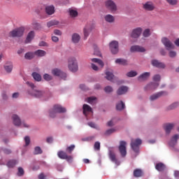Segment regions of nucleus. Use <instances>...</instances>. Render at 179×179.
<instances>
[{
  "label": "nucleus",
  "mask_w": 179,
  "mask_h": 179,
  "mask_svg": "<svg viewBox=\"0 0 179 179\" xmlns=\"http://www.w3.org/2000/svg\"><path fill=\"white\" fill-rule=\"evenodd\" d=\"M27 84L29 87H31V90L29 92V94L33 96V97H36V99H40L41 97H45V92L44 91L36 90V85L34 83L30 82H27Z\"/></svg>",
  "instance_id": "f257e3e1"
},
{
  "label": "nucleus",
  "mask_w": 179,
  "mask_h": 179,
  "mask_svg": "<svg viewBox=\"0 0 179 179\" xmlns=\"http://www.w3.org/2000/svg\"><path fill=\"white\" fill-rule=\"evenodd\" d=\"M58 113H66V109L62 107L61 105H54L53 108L49 112L50 117H51V118H55Z\"/></svg>",
  "instance_id": "f03ea898"
},
{
  "label": "nucleus",
  "mask_w": 179,
  "mask_h": 179,
  "mask_svg": "<svg viewBox=\"0 0 179 179\" xmlns=\"http://www.w3.org/2000/svg\"><path fill=\"white\" fill-rule=\"evenodd\" d=\"M141 145H142V140H141V138L131 139L130 146L135 153L139 152V146H141Z\"/></svg>",
  "instance_id": "7ed1b4c3"
},
{
  "label": "nucleus",
  "mask_w": 179,
  "mask_h": 179,
  "mask_svg": "<svg viewBox=\"0 0 179 179\" xmlns=\"http://www.w3.org/2000/svg\"><path fill=\"white\" fill-rule=\"evenodd\" d=\"M69 69L71 72H76L78 71V61H76L75 57H71L69 59Z\"/></svg>",
  "instance_id": "20e7f679"
},
{
  "label": "nucleus",
  "mask_w": 179,
  "mask_h": 179,
  "mask_svg": "<svg viewBox=\"0 0 179 179\" xmlns=\"http://www.w3.org/2000/svg\"><path fill=\"white\" fill-rule=\"evenodd\" d=\"M12 118L13 122L14 125H15V127H20V125H22V127H23L24 128H29V124H26L25 122L22 123L20 117H19L17 115H13Z\"/></svg>",
  "instance_id": "39448f33"
},
{
  "label": "nucleus",
  "mask_w": 179,
  "mask_h": 179,
  "mask_svg": "<svg viewBox=\"0 0 179 179\" xmlns=\"http://www.w3.org/2000/svg\"><path fill=\"white\" fill-rule=\"evenodd\" d=\"M105 6L112 13L117 12V4L113 0H108L105 2Z\"/></svg>",
  "instance_id": "423d86ee"
},
{
  "label": "nucleus",
  "mask_w": 179,
  "mask_h": 179,
  "mask_svg": "<svg viewBox=\"0 0 179 179\" xmlns=\"http://www.w3.org/2000/svg\"><path fill=\"white\" fill-rule=\"evenodd\" d=\"M23 33H24V28L20 27L11 31L9 34L10 37H22V36H23Z\"/></svg>",
  "instance_id": "0eeeda50"
},
{
  "label": "nucleus",
  "mask_w": 179,
  "mask_h": 179,
  "mask_svg": "<svg viewBox=\"0 0 179 179\" xmlns=\"http://www.w3.org/2000/svg\"><path fill=\"white\" fill-rule=\"evenodd\" d=\"M109 48L112 54H118V51H120L118 41H113L112 42H110L109 44Z\"/></svg>",
  "instance_id": "6e6552de"
},
{
  "label": "nucleus",
  "mask_w": 179,
  "mask_h": 179,
  "mask_svg": "<svg viewBox=\"0 0 179 179\" xmlns=\"http://www.w3.org/2000/svg\"><path fill=\"white\" fill-rule=\"evenodd\" d=\"M162 43L168 50H173L174 48L173 43L166 37H163L162 38Z\"/></svg>",
  "instance_id": "1a4fd4ad"
},
{
  "label": "nucleus",
  "mask_w": 179,
  "mask_h": 179,
  "mask_svg": "<svg viewBox=\"0 0 179 179\" xmlns=\"http://www.w3.org/2000/svg\"><path fill=\"white\" fill-rule=\"evenodd\" d=\"M119 151L122 157H125V156H127V142L123 141H120Z\"/></svg>",
  "instance_id": "9d476101"
},
{
  "label": "nucleus",
  "mask_w": 179,
  "mask_h": 179,
  "mask_svg": "<svg viewBox=\"0 0 179 179\" xmlns=\"http://www.w3.org/2000/svg\"><path fill=\"white\" fill-rule=\"evenodd\" d=\"M162 96H167V92L162 91L154 94L150 96V100L154 101V100H157V99H159V97H162Z\"/></svg>",
  "instance_id": "9b49d317"
},
{
  "label": "nucleus",
  "mask_w": 179,
  "mask_h": 179,
  "mask_svg": "<svg viewBox=\"0 0 179 179\" xmlns=\"http://www.w3.org/2000/svg\"><path fill=\"white\" fill-rule=\"evenodd\" d=\"M57 156L58 157H59V159L67 160V162H72V156H68L66 152L64 151H59L57 153Z\"/></svg>",
  "instance_id": "f8f14e48"
},
{
  "label": "nucleus",
  "mask_w": 179,
  "mask_h": 179,
  "mask_svg": "<svg viewBox=\"0 0 179 179\" xmlns=\"http://www.w3.org/2000/svg\"><path fill=\"white\" fill-rule=\"evenodd\" d=\"M52 75L55 76H60L62 79H66V73L61 71V70L58 69H55L52 71Z\"/></svg>",
  "instance_id": "ddd939ff"
},
{
  "label": "nucleus",
  "mask_w": 179,
  "mask_h": 179,
  "mask_svg": "<svg viewBox=\"0 0 179 179\" xmlns=\"http://www.w3.org/2000/svg\"><path fill=\"white\" fill-rule=\"evenodd\" d=\"M142 28L141 27H138L134 29L131 34V36L132 37V38H138V37H139L141 36V34H142Z\"/></svg>",
  "instance_id": "4468645a"
},
{
  "label": "nucleus",
  "mask_w": 179,
  "mask_h": 179,
  "mask_svg": "<svg viewBox=\"0 0 179 179\" xmlns=\"http://www.w3.org/2000/svg\"><path fill=\"white\" fill-rule=\"evenodd\" d=\"M143 8L145 10L152 11L155 10V4L152 1H148L143 4Z\"/></svg>",
  "instance_id": "2eb2a0df"
},
{
  "label": "nucleus",
  "mask_w": 179,
  "mask_h": 179,
  "mask_svg": "<svg viewBox=\"0 0 179 179\" xmlns=\"http://www.w3.org/2000/svg\"><path fill=\"white\" fill-rule=\"evenodd\" d=\"M131 52H145L146 51L143 47L139 45H133L130 48Z\"/></svg>",
  "instance_id": "dca6fc26"
},
{
  "label": "nucleus",
  "mask_w": 179,
  "mask_h": 179,
  "mask_svg": "<svg viewBox=\"0 0 179 179\" xmlns=\"http://www.w3.org/2000/svg\"><path fill=\"white\" fill-rule=\"evenodd\" d=\"M175 127L174 123H166L164 124V129L166 132V135H169L170 132H171V129H173Z\"/></svg>",
  "instance_id": "f3484780"
},
{
  "label": "nucleus",
  "mask_w": 179,
  "mask_h": 179,
  "mask_svg": "<svg viewBox=\"0 0 179 179\" xmlns=\"http://www.w3.org/2000/svg\"><path fill=\"white\" fill-rule=\"evenodd\" d=\"M149 78H150V73L145 72L138 77V80L139 82H145V80H148Z\"/></svg>",
  "instance_id": "a211bd4d"
},
{
  "label": "nucleus",
  "mask_w": 179,
  "mask_h": 179,
  "mask_svg": "<svg viewBox=\"0 0 179 179\" xmlns=\"http://www.w3.org/2000/svg\"><path fill=\"white\" fill-rule=\"evenodd\" d=\"M157 87H159V83H150L144 87V90H155V89H157Z\"/></svg>",
  "instance_id": "6ab92c4d"
},
{
  "label": "nucleus",
  "mask_w": 179,
  "mask_h": 179,
  "mask_svg": "<svg viewBox=\"0 0 179 179\" xmlns=\"http://www.w3.org/2000/svg\"><path fill=\"white\" fill-rule=\"evenodd\" d=\"M109 159L113 162V163H115L116 166H120V162L118 159H117V157L115 156V153L113 151L109 152Z\"/></svg>",
  "instance_id": "aec40b11"
},
{
  "label": "nucleus",
  "mask_w": 179,
  "mask_h": 179,
  "mask_svg": "<svg viewBox=\"0 0 179 179\" xmlns=\"http://www.w3.org/2000/svg\"><path fill=\"white\" fill-rule=\"evenodd\" d=\"M151 64L152 66H155L156 68H162V69L166 68V65L164 63H162L156 59L152 60Z\"/></svg>",
  "instance_id": "412c9836"
},
{
  "label": "nucleus",
  "mask_w": 179,
  "mask_h": 179,
  "mask_svg": "<svg viewBox=\"0 0 179 179\" xmlns=\"http://www.w3.org/2000/svg\"><path fill=\"white\" fill-rule=\"evenodd\" d=\"M127 92H128V87L122 86L117 90V94H118V96H121L122 94H125Z\"/></svg>",
  "instance_id": "4be33fe9"
},
{
  "label": "nucleus",
  "mask_w": 179,
  "mask_h": 179,
  "mask_svg": "<svg viewBox=\"0 0 179 179\" xmlns=\"http://www.w3.org/2000/svg\"><path fill=\"white\" fill-rule=\"evenodd\" d=\"M178 139V135L176 134L174 135L170 142H169V145L171 146L172 148H174V146H176V145H177V141Z\"/></svg>",
  "instance_id": "5701e85b"
},
{
  "label": "nucleus",
  "mask_w": 179,
  "mask_h": 179,
  "mask_svg": "<svg viewBox=\"0 0 179 179\" xmlns=\"http://www.w3.org/2000/svg\"><path fill=\"white\" fill-rule=\"evenodd\" d=\"M83 110L84 115H87V113H92V107L87 104L83 105Z\"/></svg>",
  "instance_id": "b1692460"
},
{
  "label": "nucleus",
  "mask_w": 179,
  "mask_h": 179,
  "mask_svg": "<svg viewBox=\"0 0 179 179\" xmlns=\"http://www.w3.org/2000/svg\"><path fill=\"white\" fill-rule=\"evenodd\" d=\"M104 19L107 23H114L115 22V17L110 14L105 15Z\"/></svg>",
  "instance_id": "393cba45"
},
{
  "label": "nucleus",
  "mask_w": 179,
  "mask_h": 179,
  "mask_svg": "<svg viewBox=\"0 0 179 179\" xmlns=\"http://www.w3.org/2000/svg\"><path fill=\"white\" fill-rule=\"evenodd\" d=\"M33 38H34V31H31L30 32H29L27 38L25 40V43L27 44L31 42V40H33Z\"/></svg>",
  "instance_id": "a878e982"
},
{
  "label": "nucleus",
  "mask_w": 179,
  "mask_h": 179,
  "mask_svg": "<svg viewBox=\"0 0 179 179\" xmlns=\"http://www.w3.org/2000/svg\"><path fill=\"white\" fill-rule=\"evenodd\" d=\"M92 31V27L89 25L85 26L84 28V37L85 39L89 37L90 33Z\"/></svg>",
  "instance_id": "bb28decb"
},
{
  "label": "nucleus",
  "mask_w": 179,
  "mask_h": 179,
  "mask_svg": "<svg viewBox=\"0 0 179 179\" xmlns=\"http://www.w3.org/2000/svg\"><path fill=\"white\" fill-rule=\"evenodd\" d=\"M45 12L48 15H53L55 12V8L54 6H48L45 8Z\"/></svg>",
  "instance_id": "cd10ccee"
},
{
  "label": "nucleus",
  "mask_w": 179,
  "mask_h": 179,
  "mask_svg": "<svg viewBox=\"0 0 179 179\" xmlns=\"http://www.w3.org/2000/svg\"><path fill=\"white\" fill-rule=\"evenodd\" d=\"M143 176V171L141 169H136L134 171V176L136 178H139V177H142Z\"/></svg>",
  "instance_id": "c85d7f7f"
},
{
  "label": "nucleus",
  "mask_w": 179,
  "mask_h": 179,
  "mask_svg": "<svg viewBox=\"0 0 179 179\" xmlns=\"http://www.w3.org/2000/svg\"><path fill=\"white\" fill-rule=\"evenodd\" d=\"M155 169L156 170H157V171H164L166 169V165H164V164L162 162H159L156 164Z\"/></svg>",
  "instance_id": "c756f323"
},
{
  "label": "nucleus",
  "mask_w": 179,
  "mask_h": 179,
  "mask_svg": "<svg viewBox=\"0 0 179 179\" xmlns=\"http://www.w3.org/2000/svg\"><path fill=\"white\" fill-rule=\"evenodd\" d=\"M4 69L8 73H10V72H12V70L13 69V64H12V63L6 64L4 65Z\"/></svg>",
  "instance_id": "7c9ffc66"
},
{
  "label": "nucleus",
  "mask_w": 179,
  "mask_h": 179,
  "mask_svg": "<svg viewBox=\"0 0 179 179\" xmlns=\"http://www.w3.org/2000/svg\"><path fill=\"white\" fill-rule=\"evenodd\" d=\"M125 108V103L122 101H120L119 103L116 104V110L117 111H121Z\"/></svg>",
  "instance_id": "2f4dec72"
},
{
  "label": "nucleus",
  "mask_w": 179,
  "mask_h": 179,
  "mask_svg": "<svg viewBox=\"0 0 179 179\" xmlns=\"http://www.w3.org/2000/svg\"><path fill=\"white\" fill-rule=\"evenodd\" d=\"M115 64H118L119 65H128V61L125 59H117L115 60Z\"/></svg>",
  "instance_id": "473e14b6"
},
{
  "label": "nucleus",
  "mask_w": 179,
  "mask_h": 179,
  "mask_svg": "<svg viewBox=\"0 0 179 179\" xmlns=\"http://www.w3.org/2000/svg\"><path fill=\"white\" fill-rule=\"evenodd\" d=\"M91 61L92 62H94L95 64H98V65H100L101 68H103V66H104V63L100 59L92 58L91 59Z\"/></svg>",
  "instance_id": "72a5a7b5"
},
{
  "label": "nucleus",
  "mask_w": 179,
  "mask_h": 179,
  "mask_svg": "<svg viewBox=\"0 0 179 179\" xmlns=\"http://www.w3.org/2000/svg\"><path fill=\"white\" fill-rule=\"evenodd\" d=\"M80 40V36L78 34H73L72 36V41L73 43H78Z\"/></svg>",
  "instance_id": "f704fd0d"
},
{
  "label": "nucleus",
  "mask_w": 179,
  "mask_h": 179,
  "mask_svg": "<svg viewBox=\"0 0 179 179\" xmlns=\"http://www.w3.org/2000/svg\"><path fill=\"white\" fill-rule=\"evenodd\" d=\"M57 24H59V22L58 20H55L49 21L47 23L48 27H52V26H57Z\"/></svg>",
  "instance_id": "c9c22d12"
},
{
  "label": "nucleus",
  "mask_w": 179,
  "mask_h": 179,
  "mask_svg": "<svg viewBox=\"0 0 179 179\" xmlns=\"http://www.w3.org/2000/svg\"><path fill=\"white\" fill-rule=\"evenodd\" d=\"M32 77L34 80H36V82H40L41 80V76L36 72L32 73Z\"/></svg>",
  "instance_id": "e433bc0d"
},
{
  "label": "nucleus",
  "mask_w": 179,
  "mask_h": 179,
  "mask_svg": "<svg viewBox=\"0 0 179 179\" xmlns=\"http://www.w3.org/2000/svg\"><path fill=\"white\" fill-rule=\"evenodd\" d=\"M45 54L47 53L43 50H38L35 52V55H37L38 57H44Z\"/></svg>",
  "instance_id": "4c0bfd02"
},
{
  "label": "nucleus",
  "mask_w": 179,
  "mask_h": 179,
  "mask_svg": "<svg viewBox=\"0 0 179 179\" xmlns=\"http://www.w3.org/2000/svg\"><path fill=\"white\" fill-rule=\"evenodd\" d=\"M17 161L13 159V160H10L8 163H7V166L8 167L12 168L14 167L17 165Z\"/></svg>",
  "instance_id": "58836bf2"
},
{
  "label": "nucleus",
  "mask_w": 179,
  "mask_h": 179,
  "mask_svg": "<svg viewBox=\"0 0 179 179\" xmlns=\"http://www.w3.org/2000/svg\"><path fill=\"white\" fill-rule=\"evenodd\" d=\"M106 78L108 80H113V78H114V74H113V73L110 72V71H106Z\"/></svg>",
  "instance_id": "ea45409f"
},
{
  "label": "nucleus",
  "mask_w": 179,
  "mask_h": 179,
  "mask_svg": "<svg viewBox=\"0 0 179 179\" xmlns=\"http://www.w3.org/2000/svg\"><path fill=\"white\" fill-rule=\"evenodd\" d=\"M24 58L25 59H33L34 58V53L29 52L25 54Z\"/></svg>",
  "instance_id": "a19ab883"
},
{
  "label": "nucleus",
  "mask_w": 179,
  "mask_h": 179,
  "mask_svg": "<svg viewBox=\"0 0 179 179\" xmlns=\"http://www.w3.org/2000/svg\"><path fill=\"white\" fill-rule=\"evenodd\" d=\"M87 103L90 104H96V97L90 96L87 99Z\"/></svg>",
  "instance_id": "79ce46f5"
},
{
  "label": "nucleus",
  "mask_w": 179,
  "mask_h": 179,
  "mask_svg": "<svg viewBox=\"0 0 179 179\" xmlns=\"http://www.w3.org/2000/svg\"><path fill=\"white\" fill-rule=\"evenodd\" d=\"M70 16L71 17H76L78 16V11L73 10V9H69V10Z\"/></svg>",
  "instance_id": "37998d69"
},
{
  "label": "nucleus",
  "mask_w": 179,
  "mask_h": 179,
  "mask_svg": "<svg viewBox=\"0 0 179 179\" xmlns=\"http://www.w3.org/2000/svg\"><path fill=\"white\" fill-rule=\"evenodd\" d=\"M136 75H138V73L134 71H129L127 73V76H128V78H135Z\"/></svg>",
  "instance_id": "c03bdc74"
},
{
  "label": "nucleus",
  "mask_w": 179,
  "mask_h": 179,
  "mask_svg": "<svg viewBox=\"0 0 179 179\" xmlns=\"http://www.w3.org/2000/svg\"><path fill=\"white\" fill-rule=\"evenodd\" d=\"M179 106L178 102H174L173 103L171 104L168 106V110H174V108H177V106Z\"/></svg>",
  "instance_id": "a18cd8bd"
},
{
  "label": "nucleus",
  "mask_w": 179,
  "mask_h": 179,
  "mask_svg": "<svg viewBox=\"0 0 179 179\" xmlns=\"http://www.w3.org/2000/svg\"><path fill=\"white\" fill-rule=\"evenodd\" d=\"M43 153V150L40 147H36L34 149V155H41Z\"/></svg>",
  "instance_id": "49530a36"
},
{
  "label": "nucleus",
  "mask_w": 179,
  "mask_h": 179,
  "mask_svg": "<svg viewBox=\"0 0 179 179\" xmlns=\"http://www.w3.org/2000/svg\"><path fill=\"white\" fill-rule=\"evenodd\" d=\"M143 37H149L150 36V29H146L144 30L143 33Z\"/></svg>",
  "instance_id": "de8ad7c7"
},
{
  "label": "nucleus",
  "mask_w": 179,
  "mask_h": 179,
  "mask_svg": "<svg viewBox=\"0 0 179 179\" xmlns=\"http://www.w3.org/2000/svg\"><path fill=\"white\" fill-rule=\"evenodd\" d=\"M24 175V170H23V168L19 167L18 168V172H17V176L19 177H22V176Z\"/></svg>",
  "instance_id": "09e8293b"
},
{
  "label": "nucleus",
  "mask_w": 179,
  "mask_h": 179,
  "mask_svg": "<svg viewBox=\"0 0 179 179\" xmlns=\"http://www.w3.org/2000/svg\"><path fill=\"white\" fill-rule=\"evenodd\" d=\"M169 5H172V6H174V5H177L178 1L177 0H166Z\"/></svg>",
  "instance_id": "8fccbe9b"
},
{
  "label": "nucleus",
  "mask_w": 179,
  "mask_h": 179,
  "mask_svg": "<svg viewBox=\"0 0 179 179\" xmlns=\"http://www.w3.org/2000/svg\"><path fill=\"white\" fill-rule=\"evenodd\" d=\"M160 79H161V77H160V75L159 74L154 76L152 78V80H154V82H160Z\"/></svg>",
  "instance_id": "3c124183"
},
{
  "label": "nucleus",
  "mask_w": 179,
  "mask_h": 179,
  "mask_svg": "<svg viewBox=\"0 0 179 179\" xmlns=\"http://www.w3.org/2000/svg\"><path fill=\"white\" fill-rule=\"evenodd\" d=\"M115 131V129H110L106 131L105 135L108 136L111 135V134H114V131Z\"/></svg>",
  "instance_id": "603ef678"
},
{
  "label": "nucleus",
  "mask_w": 179,
  "mask_h": 179,
  "mask_svg": "<svg viewBox=\"0 0 179 179\" xmlns=\"http://www.w3.org/2000/svg\"><path fill=\"white\" fill-rule=\"evenodd\" d=\"M43 78L45 79V80L49 81L52 80V76L46 73L43 76Z\"/></svg>",
  "instance_id": "864d4df0"
},
{
  "label": "nucleus",
  "mask_w": 179,
  "mask_h": 179,
  "mask_svg": "<svg viewBox=\"0 0 179 179\" xmlns=\"http://www.w3.org/2000/svg\"><path fill=\"white\" fill-rule=\"evenodd\" d=\"M25 146H29L30 145V137L25 136L24 137Z\"/></svg>",
  "instance_id": "5fc2aeb1"
},
{
  "label": "nucleus",
  "mask_w": 179,
  "mask_h": 179,
  "mask_svg": "<svg viewBox=\"0 0 179 179\" xmlns=\"http://www.w3.org/2000/svg\"><path fill=\"white\" fill-rule=\"evenodd\" d=\"M94 148L95 150H100V142H95L94 145Z\"/></svg>",
  "instance_id": "6e6d98bb"
},
{
  "label": "nucleus",
  "mask_w": 179,
  "mask_h": 179,
  "mask_svg": "<svg viewBox=\"0 0 179 179\" xmlns=\"http://www.w3.org/2000/svg\"><path fill=\"white\" fill-rule=\"evenodd\" d=\"M104 91L106 93H111L113 92V87L111 86H107L105 87Z\"/></svg>",
  "instance_id": "4d7b16f0"
},
{
  "label": "nucleus",
  "mask_w": 179,
  "mask_h": 179,
  "mask_svg": "<svg viewBox=\"0 0 179 179\" xmlns=\"http://www.w3.org/2000/svg\"><path fill=\"white\" fill-rule=\"evenodd\" d=\"M73 149H75V145H71V146L66 148V150L67 152H69V153H72V150H73Z\"/></svg>",
  "instance_id": "13d9d810"
},
{
  "label": "nucleus",
  "mask_w": 179,
  "mask_h": 179,
  "mask_svg": "<svg viewBox=\"0 0 179 179\" xmlns=\"http://www.w3.org/2000/svg\"><path fill=\"white\" fill-rule=\"evenodd\" d=\"M94 54V55H96L97 57H101V52H100V50H99V49H95Z\"/></svg>",
  "instance_id": "bf43d9fd"
},
{
  "label": "nucleus",
  "mask_w": 179,
  "mask_h": 179,
  "mask_svg": "<svg viewBox=\"0 0 179 179\" xmlns=\"http://www.w3.org/2000/svg\"><path fill=\"white\" fill-rule=\"evenodd\" d=\"M93 139H94V136L87 137V138L83 139V141H87V142H90V141H93Z\"/></svg>",
  "instance_id": "052dcab7"
},
{
  "label": "nucleus",
  "mask_w": 179,
  "mask_h": 179,
  "mask_svg": "<svg viewBox=\"0 0 179 179\" xmlns=\"http://www.w3.org/2000/svg\"><path fill=\"white\" fill-rule=\"evenodd\" d=\"M80 89H81V90H89V88L85 86V84L80 85Z\"/></svg>",
  "instance_id": "680f3d73"
},
{
  "label": "nucleus",
  "mask_w": 179,
  "mask_h": 179,
  "mask_svg": "<svg viewBox=\"0 0 179 179\" xmlns=\"http://www.w3.org/2000/svg\"><path fill=\"white\" fill-rule=\"evenodd\" d=\"M40 47H48V44L45 43V41H41L39 43Z\"/></svg>",
  "instance_id": "e2e57ef3"
},
{
  "label": "nucleus",
  "mask_w": 179,
  "mask_h": 179,
  "mask_svg": "<svg viewBox=\"0 0 179 179\" xmlns=\"http://www.w3.org/2000/svg\"><path fill=\"white\" fill-rule=\"evenodd\" d=\"M91 68H92L94 71H99V67H98L96 64H93V63L91 64Z\"/></svg>",
  "instance_id": "0e129e2a"
},
{
  "label": "nucleus",
  "mask_w": 179,
  "mask_h": 179,
  "mask_svg": "<svg viewBox=\"0 0 179 179\" xmlns=\"http://www.w3.org/2000/svg\"><path fill=\"white\" fill-rule=\"evenodd\" d=\"M176 55H177V52H176L174 51L169 52V56L171 57V58H174V57H176Z\"/></svg>",
  "instance_id": "69168bd1"
},
{
  "label": "nucleus",
  "mask_w": 179,
  "mask_h": 179,
  "mask_svg": "<svg viewBox=\"0 0 179 179\" xmlns=\"http://www.w3.org/2000/svg\"><path fill=\"white\" fill-rule=\"evenodd\" d=\"M54 34H56V36H62V32L59 29H55Z\"/></svg>",
  "instance_id": "338daca9"
},
{
  "label": "nucleus",
  "mask_w": 179,
  "mask_h": 179,
  "mask_svg": "<svg viewBox=\"0 0 179 179\" xmlns=\"http://www.w3.org/2000/svg\"><path fill=\"white\" fill-rule=\"evenodd\" d=\"M174 177H176V178H179V171H174Z\"/></svg>",
  "instance_id": "774afa93"
}]
</instances>
